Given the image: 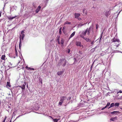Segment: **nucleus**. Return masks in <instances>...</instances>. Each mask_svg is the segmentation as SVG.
I'll list each match as a JSON object with an SVG mask.
<instances>
[{
  "label": "nucleus",
  "mask_w": 122,
  "mask_h": 122,
  "mask_svg": "<svg viewBox=\"0 0 122 122\" xmlns=\"http://www.w3.org/2000/svg\"><path fill=\"white\" fill-rule=\"evenodd\" d=\"M87 30H85V31H80L79 32V33L80 34V36L81 38H84V36H85L86 34Z\"/></svg>",
  "instance_id": "1"
},
{
  "label": "nucleus",
  "mask_w": 122,
  "mask_h": 122,
  "mask_svg": "<svg viewBox=\"0 0 122 122\" xmlns=\"http://www.w3.org/2000/svg\"><path fill=\"white\" fill-rule=\"evenodd\" d=\"M66 97L63 96L61 97H60V100L58 104L59 105L61 106L63 101L66 99Z\"/></svg>",
  "instance_id": "2"
},
{
  "label": "nucleus",
  "mask_w": 122,
  "mask_h": 122,
  "mask_svg": "<svg viewBox=\"0 0 122 122\" xmlns=\"http://www.w3.org/2000/svg\"><path fill=\"white\" fill-rule=\"evenodd\" d=\"M60 61L61 63V64L64 66H65L67 62L66 59H65L63 58L61 59Z\"/></svg>",
  "instance_id": "3"
},
{
  "label": "nucleus",
  "mask_w": 122,
  "mask_h": 122,
  "mask_svg": "<svg viewBox=\"0 0 122 122\" xmlns=\"http://www.w3.org/2000/svg\"><path fill=\"white\" fill-rule=\"evenodd\" d=\"M76 45L77 46L83 47V46L81 44V42L79 41H76Z\"/></svg>",
  "instance_id": "4"
},
{
  "label": "nucleus",
  "mask_w": 122,
  "mask_h": 122,
  "mask_svg": "<svg viewBox=\"0 0 122 122\" xmlns=\"http://www.w3.org/2000/svg\"><path fill=\"white\" fill-rule=\"evenodd\" d=\"M112 42H120V40L119 39H115L114 37V38L113 39H112Z\"/></svg>",
  "instance_id": "5"
},
{
  "label": "nucleus",
  "mask_w": 122,
  "mask_h": 122,
  "mask_svg": "<svg viewBox=\"0 0 122 122\" xmlns=\"http://www.w3.org/2000/svg\"><path fill=\"white\" fill-rule=\"evenodd\" d=\"M120 112L118 111H114L113 112H110V113L111 114H115L116 115L117 113H119Z\"/></svg>",
  "instance_id": "6"
},
{
  "label": "nucleus",
  "mask_w": 122,
  "mask_h": 122,
  "mask_svg": "<svg viewBox=\"0 0 122 122\" xmlns=\"http://www.w3.org/2000/svg\"><path fill=\"white\" fill-rule=\"evenodd\" d=\"M41 8V7L40 6H39L36 10V13H38Z\"/></svg>",
  "instance_id": "7"
},
{
  "label": "nucleus",
  "mask_w": 122,
  "mask_h": 122,
  "mask_svg": "<svg viewBox=\"0 0 122 122\" xmlns=\"http://www.w3.org/2000/svg\"><path fill=\"white\" fill-rule=\"evenodd\" d=\"M80 15V14L79 13H76L75 15V17L76 18H78Z\"/></svg>",
  "instance_id": "8"
},
{
  "label": "nucleus",
  "mask_w": 122,
  "mask_h": 122,
  "mask_svg": "<svg viewBox=\"0 0 122 122\" xmlns=\"http://www.w3.org/2000/svg\"><path fill=\"white\" fill-rule=\"evenodd\" d=\"M75 31H74L72 34L70 35V37L69 38V39L71 38L74 35L75 33Z\"/></svg>",
  "instance_id": "9"
},
{
  "label": "nucleus",
  "mask_w": 122,
  "mask_h": 122,
  "mask_svg": "<svg viewBox=\"0 0 122 122\" xmlns=\"http://www.w3.org/2000/svg\"><path fill=\"white\" fill-rule=\"evenodd\" d=\"M83 39H85L87 42H91V40L89 38L84 37Z\"/></svg>",
  "instance_id": "10"
},
{
  "label": "nucleus",
  "mask_w": 122,
  "mask_h": 122,
  "mask_svg": "<svg viewBox=\"0 0 122 122\" xmlns=\"http://www.w3.org/2000/svg\"><path fill=\"white\" fill-rule=\"evenodd\" d=\"M63 72L64 71H59L58 72L57 74L59 76L61 75L63 73Z\"/></svg>",
  "instance_id": "11"
},
{
  "label": "nucleus",
  "mask_w": 122,
  "mask_h": 122,
  "mask_svg": "<svg viewBox=\"0 0 122 122\" xmlns=\"http://www.w3.org/2000/svg\"><path fill=\"white\" fill-rule=\"evenodd\" d=\"M87 30V31L86 32V33H87V34L89 35L90 34L91 31L88 30V28H87L85 30Z\"/></svg>",
  "instance_id": "12"
},
{
  "label": "nucleus",
  "mask_w": 122,
  "mask_h": 122,
  "mask_svg": "<svg viewBox=\"0 0 122 122\" xmlns=\"http://www.w3.org/2000/svg\"><path fill=\"white\" fill-rule=\"evenodd\" d=\"M110 14V12L109 11H107L106 12L105 15L106 16L108 17Z\"/></svg>",
  "instance_id": "13"
},
{
  "label": "nucleus",
  "mask_w": 122,
  "mask_h": 122,
  "mask_svg": "<svg viewBox=\"0 0 122 122\" xmlns=\"http://www.w3.org/2000/svg\"><path fill=\"white\" fill-rule=\"evenodd\" d=\"M117 117H112L110 119V120L112 121H114L115 120L117 119Z\"/></svg>",
  "instance_id": "14"
},
{
  "label": "nucleus",
  "mask_w": 122,
  "mask_h": 122,
  "mask_svg": "<svg viewBox=\"0 0 122 122\" xmlns=\"http://www.w3.org/2000/svg\"><path fill=\"white\" fill-rule=\"evenodd\" d=\"M114 106V103H112L110 105V106L109 107L108 109L113 107Z\"/></svg>",
  "instance_id": "15"
},
{
  "label": "nucleus",
  "mask_w": 122,
  "mask_h": 122,
  "mask_svg": "<svg viewBox=\"0 0 122 122\" xmlns=\"http://www.w3.org/2000/svg\"><path fill=\"white\" fill-rule=\"evenodd\" d=\"M21 36H20V43H19V48L20 49V47L21 46Z\"/></svg>",
  "instance_id": "16"
},
{
  "label": "nucleus",
  "mask_w": 122,
  "mask_h": 122,
  "mask_svg": "<svg viewBox=\"0 0 122 122\" xmlns=\"http://www.w3.org/2000/svg\"><path fill=\"white\" fill-rule=\"evenodd\" d=\"M16 17V16H14V17H11V16H9L8 17V19L9 20H11L13 19L14 18H15Z\"/></svg>",
  "instance_id": "17"
},
{
  "label": "nucleus",
  "mask_w": 122,
  "mask_h": 122,
  "mask_svg": "<svg viewBox=\"0 0 122 122\" xmlns=\"http://www.w3.org/2000/svg\"><path fill=\"white\" fill-rule=\"evenodd\" d=\"M25 86L23 85L21 86H19L21 87L22 89L24 90L25 89Z\"/></svg>",
  "instance_id": "18"
},
{
  "label": "nucleus",
  "mask_w": 122,
  "mask_h": 122,
  "mask_svg": "<svg viewBox=\"0 0 122 122\" xmlns=\"http://www.w3.org/2000/svg\"><path fill=\"white\" fill-rule=\"evenodd\" d=\"M86 24H83L82 23H80L78 25V27H81L83 25H84Z\"/></svg>",
  "instance_id": "19"
},
{
  "label": "nucleus",
  "mask_w": 122,
  "mask_h": 122,
  "mask_svg": "<svg viewBox=\"0 0 122 122\" xmlns=\"http://www.w3.org/2000/svg\"><path fill=\"white\" fill-rule=\"evenodd\" d=\"M5 55H3L1 57V59L2 60H4L5 59Z\"/></svg>",
  "instance_id": "20"
},
{
  "label": "nucleus",
  "mask_w": 122,
  "mask_h": 122,
  "mask_svg": "<svg viewBox=\"0 0 122 122\" xmlns=\"http://www.w3.org/2000/svg\"><path fill=\"white\" fill-rule=\"evenodd\" d=\"M119 105V103L118 102H116L114 104V106L118 107Z\"/></svg>",
  "instance_id": "21"
},
{
  "label": "nucleus",
  "mask_w": 122,
  "mask_h": 122,
  "mask_svg": "<svg viewBox=\"0 0 122 122\" xmlns=\"http://www.w3.org/2000/svg\"><path fill=\"white\" fill-rule=\"evenodd\" d=\"M6 86L7 87L9 86V87H11V86L10 84V82L8 81L7 82Z\"/></svg>",
  "instance_id": "22"
},
{
  "label": "nucleus",
  "mask_w": 122,
  "mask_h": 122,
  "mask_svg": "<svg viewBox=\"0 0 122 122\" xmlns=\"http://www.w3.org/2000/svg\"><path fill=\"white\" fill-rule=\"evenodd\" d=\"M93 28V27L92 26H90L89 27V29H88V30H90L91 31H92V30Z\"/></svg>",
  "instance_id": "23"
},
{
  "label": "nucleus",
  "mask_w": 122,
  "mask_h": 122,
  "mask_svg": "<svg viewBox=\"0 0 122 122\" xmlns=\"http://www.w3.org/2000/svg\"><path fill=\"white\" fill-rule=\"evenodd\" d=\"M59 120V119H53V121L54 122H57L58 120Z\"/></svg>",
  "instance_id": "24"
},
{
  "label": "nucleus",
  "mask_w": 122,
  "mask_h": 122,
  "mask_svg": "<svg viewBox=\"0 0 122 122\" xmlns=\"http://www.w3.org/2000/svg\"><path fill=\"white\" fill-rule=\"evenodd\" d=\"M86 9H84L83 10V12L84 14H86L87 13L85 11Z\"/></svg>",
  "instance_id": "25"
},
{
  "label": "nucleus",
  "mask_w": 122,
  "mask_h": 122,
  "mask_svg": "<svg viewBox=\"0 0 122 122\" xmlns=\"http://www.w3.org/2000/svg\"><path fill=\"white\" fill-rule=\"evenodd\" d=\"M71 23L70 22H69L68 21H66V22L64 23V25L66 24H71Z\"/></svg>",
  "instance_id": "26"
},
{
  "label": "nucleus",
  "mask_w": 122,
  "mask_h": 122,
  "mask_svg": "<svg viewBox=\"0 0 122 122\" xmlns=\"http://www.w3.org/2000/svg\"><path fill=\"white\" fill-rule=\"evenodd\" d=\"M64 41L62 39L61 41V43L62 45H63L64 44Z\"/></svg>",
  "instance_id": "27"
},
{
  "label": "nucleus",
  "mask_w": 122,
  "mask_h": 122,
  "mask_svg": "<svg viewBox=\"0 0 122 122\" xmlns=\"http://www.w3.org/2000/svg\"><path fill=\"white\" fill-rule=\"evenodd\" d=\"M22 36H21V38L22 39V40H23L24 39V38L25 37V34H22Z\"/></svg>",
  "instance_id": "28"
},
{
  "label": "nucleus",
  "mask_w": 122,
  "mask_h": 122,
  "mask_svg": "<svg viewBox=\"0 0 122 122\" xmlns=\"http://www.w3.org/2000/svg\"><path fill=\"white\" fill-rule=\"evenodd\" d=\"M28 70H34V69L33 68H31L30 67L28 68Z\"/></svg>",
  "instance_id": "29"
},
{
  "label": "nucleus",
  "mask_w": 122,
  "mask_h": 122,
  "mask_svg": "<svg viewBox=\"0 0 122 122\" xmlns=\"http://www.w3.org/2000/svg\"><path fill=\"white\" fill-rule=\"evenodd\" d=\"M96 29L97 30L98 28L99 27V25L98 24H97L96 25Z\"/></svg>",
  "instance_id": "30"
},
{
  "label": "nucleus",
  "mask_w": 122,
  "mask_h": 122,
  "mask_svg": "<svg viewBox=\"0 0 122 122\" xmlns=\"http://www.w3.org/2000/svg\"><path fill=\"white\" fill-rule=\"evenodd\" d=\"M66 52H67L68 53H69L70 51V49H67V50L66 51Z\"/></svg>",
  "instance_id": "31"
},
{
  "label": "nucleus",
  "mask_w": 122,
  "mask_h": 122,
  "mask_svg": "<svg viewBox=\"0 0 122 122\" xmlns=\"http://www.w3.org/2000/svg\"><path fill=\"white\" fill-rule=\"evenodd\" d=\"M103 33V31H102V32L101 33V36L100 37V40H101V39L102 37V35Z\"/></svg>",
  "instance_id": "32"
},
{
  "label": "nucleus",
  "mask_w": 122,
  "mask_h": 122,
  "mask_svg": "<svg viewBox=\"0 0 122 122\" xmlns=\"http://www.w3.org/2000/svg\"><path fill=\"white\" fill-rule=\"evenodd\" d=\"M15 53L16 56H18L17 52L16 49H15Z\"/></svg>",
  "instance_id": "33"
},
{
  "label": "nucleus",
  "mask_w": 122,
  "mask_h": 122,
  "mask_svg": "<svg viewBox=\"0 0 122 122\" xmlns=\"http://www.w3.org/2000/svg\"><path fill=\"white\" fill-rule=\"evenodd\" d=\"M61 28H60L59 29V32L60 34H61Z\"/></svg>",
  "instance_id": "34"
},
{
  "label": "nucleus",
  "mask_w": 122,
  "mask_h": 122,
  "mask_svg": "<svg viewBox=\"0 0 122 122\" xmlns=\"http://www.w3.org/2000/svg\"><path fill=\"white\" fill-rule=\"evenodd\" d=\"M110 103L109 102H108L107 103V106H110Z\"/></svg>",
  "instance_id": "35"
},
{
  "label": "nucleus",
  "mask_w": 122,
  "mask_h": 122,
  "mask_svg": "<svg viewBox=\"0 0 122 122\" xmlns=\"http://www.w3.org/2000/svg\"><path fill=\"white\" fill-rule=\"evenodd\" d=\"M24 30H22L21 32V34H23L24 33Z\"/></svg>",
  "instance_id": "36"
},
{
  "label": "nucleus",
  "mask_w": 122,
  "mask_h": 122,
  "mask_svg": "<svg viewBox=\"0 0 122 122\" xmlns=\"http://www.w3.org/2000/svg\"><path fill=\"white\" fill-rule=\"evenodd\" d=\"M119 92H120V93H122V91H121V90H120L119 92H118L117 93L118 94V93Z\"/></svg>",
  "instance_id": "37"
},
{
  "label": "nucleus",
  "mask_w": 122,
  "mask_h": 122,
  "mask_svg": "<svg viewBox=\"0 0 122 122\" xmlns=\"http://www.w3.org/2000/svg\"><path fill=\"white\" fill-rule=\"evenodd\" d=\"M26 82H24V84H23V85H25H25H26Z\"/></svg>",
  "instance_id": "38"
},
{
  "label": "nucleus",
  "mask_w": 122,
  "mask_h": 122,
  "mask_svg": "<svg viewBox=\"0 0 122 122\" xmlns=\"http://www.w3.org/2000/svg\"><path fill=\"white\" fill-rule=\"evenodd\" d=\"M94 43V41H92V42H91V44H93Z\"/></svg>",
  "instance_id": "39"
},
{
  "label": "nucleus",
  "mask_w": 122,
  "mask_h": 122,
  "mask_svg": "<svg viewBox=\"0 0 122 122\" xmlns=\"http://www.w3.org/2000/svg\"><path fill=\"white\" fill-rule=\"evenodd\" d=\"M105 109V107H104L102 108L101 109V110H104V109Z\"/></svg>",
  "instance_id": "40"
},
{
  "label": "nucleus",
  "mask_w": 122,
  "mask_h": 122,
  "mask_svg": "<svg viewBox=\"0 0 122 122\" xmlns=\"http://www.w3.org/2000/svg\"><path fill=\"white\" fill-rule=\"evenodd\" d=\"M65 26L63 27V29H62V30H63V31L64 30V29H65Z\"/></svg>",
  "instance_id": "41"
},
{
  "label": "nucleus",
  "mask_w": 122,
  "mask_h": 122,
  "mask_svg": "<svg viewBox=\"0 0 122 122\" xmlns=\"http://www.w3.org/2000/svg\"><path fill=\"white\" fill-rule=\"evenodd\" d=\"M58 43L59 44H60V41H59V39L58 40Z\"/></svg>",
  "instance_id": "42"
},
{
  "label": "nucleus",
  "mask_w": 122,
  "mask_h": 122,
  "mask_svg": "<svg viewBox=\"0 0 122 122\" xmlns=\"http://www.w3.org/2000/svg\"><path fill=\"white\" fill-rule=\"evenodd\" d=\"M76 121H70V122H76Z\"/></svg>",
  "instance_id": "43"
},
{
  "label": "nucleus",
  "mask_w": 122,
  "mask_h": 122,
  "mask_svg": "<svg viewBox=\"0 0 122 122\" xmlns=\"http://www.w3.org/2000/svg\"><path fill=\"white\" fill-rule=\"evenodd\" d=\"M78 20H81V18H79L78 17V18H77Z\"/></svg>",
  "instance_id": "44"
},
{
  "label": "nucleus",
  "mask_w": 122,
  "mask_h": 122,
  "mask_svg": "<svg viewBox=\"0 0 122 122\" xmlns=\"http://www.w3.org/2000/svg\"><path fill=\"white\" fill-rule=\"evenodd\" d=\"M22 115H21V116H22ZM20 116H18V117H16V118H19Z\"/></svg>",
  "instance_id": "45"
},
{
  "label": "nucleus",
  "mask_w": 122,
  "mask_h": 122,
  "mask_svg": "<svg viewBox=\"0 0 122 122\" xmlns=\"http://www.w3.org/2000/svg\"><path fill=\"white\" fill-rule=\"evenodd\" d=\"M6 118H7V117H6V116H5V118H4V120H5L6 119Z\"/></svg>",
  "instance_id": "46"
},
{
  "label": "nucleus",
  "mask_w": 122,
  "mask_h": 122,
  "mask_svg": "<svg viewBox=\"0 0 122 122\" xmlns=\"http://www.w3.org/2000/svg\"><path fill=\"white\" fill-rule=\"evenodd\" d=\"M14 115V116H15V113H14V112H13V115Z\"/></svg>",
  "instance_id": "47"
},
{
  "label": "nucleus",
  "mask_w": 122,
  "mask_h": 122,
  "mask_svg": "<svg viewBox=\"0 0 122 122\" xmlns=\"http://www.w3.org/2000/svg\"><path fill=\"white\" fill-rule=\"evenodd\" d=\"M107 105H106L105 107V108H107Z\"/></svg>",
  "instance_id": "48"
},
{
  "label": "nucleus",
  "mask_w": 122,
  "mask_h": 122,
  "mask_svg": "<svg viewBox=\"0 0 122 122\" xmlns=\"http://www.w3.org/2000/svg\"><path fill=\"white\" fill-rule=\"evenodd\" d=\"M5 120H4L2 122H5Z\"/></svg>",
  "instance_id": "49"
},
{
  "label": "nucleus",
  "mask_w": 122,
  "mask_h": 122,
  "mask_svg": "<svg viewBox=\"0 0 122 122\" xmlns=\"http://www.w3.org/2000/svg\"><path fill=\"white\" fill-rule=\"evenodd\" d=\"M120 11L118 13V14H117L118 15H119V13H120Z\"/></svg>",
  "instance_id": "50"
},
{
  "label": "nucleus",
  "mask_w": 122,
  "mask_h": 122,
  "mask_svg": "<svg viewBox=\"0 0 122 122\" xmlns=\"http://www.w3.org/2000/svg\"><path fill=\"white\" fill-rule=\"evenodd\" d=\"M119 45H117L116 46L117 47H118V46Z\"/></svg>",
  "instance_id": "51"
},
{
  "label": "nucleus",
  "mask_w": 122,
  "mask_h": 122,
  "mask_svg": "<svg viewBox=\"0 0 122 122\" xmlns=\"http://www.w3.org/2000/svg\"><path fill=\"white\" fill-rule=\"evenodd\" d=\"M1 13H0V17L1 16Z\"/></svg>",
  "instance_id": "52"
},
{
  "label": "nucleus",
  "mask_w": 122,
  "mask_h": 122,
  "mask_svg": "<svg viewBox=\"0 0 122 122\" xmlns=\"http://www.w3.org/2000/svg\"><path fill=\"white\" fill-rule=\"evenodd\" d=\"M120 109L122 110V108H120Z\"/></svg>",
  "instance_id": "53"
},
{
  "label": "nucleus",
  "mask_w": 122,
  "mask_h": 122,
  "mask_svg": "<svg viewBox=\"0 0 122 122\" xmlns=\"http://www.w3.org/2000/svg\"><path fill=\"white\" fill-rule=\"evenodd\" d=\"M46 1H48V0H45Z\"/></svg>",
  "instance_id": "54"
},
{
  "label": "nucleus",
  "mask_w": 122,
  "mask_h": 122,
  "mask_svg": "<svg viewBox=\"0 0 122 122\" xmlns=\"http://www.w3.org/2000/svg\"><path fill=\"white\" fill-rule=\"evenodd\" d=\"M1 20H0V22L1 21Z\"/></svg>",
  "instance_id": "55"
},
{
  "label": "nucleus",
  "mask_w": 122,
  "mask_h": 122,
  "mask_svg": "<svg viewBox=\"0 0 122 122\" xmlns=\"http://www.w3.org/2000/svg\"><path fill=\"white\" fill-rule=\"evenodd\" d=\"M27 87H28V84H27Z\"/></svg>",
  "instance_id": "56"
},
{
  "label": "nucleus",
  "mask_w": 122,
  "mask_h": 122,
  "mask_svg": "<svg viewBox=\"0 0 122 122\" xmlns=\"http://www.w3.org/2000/svg\"><path fill=\"white\" fill-rule=\"evenodd\" d=\"M10 122H11V120H10Z\"/></svg>",
  "instance_id": "57"
},
{
  "label": "nucleus",
  "mask_w": 122,
  "mask_h": 122,
  "mask_svg": "<svg viewBox=\"0 0 122 122\" xmlns=\"http://www.w3.org/2000/svg\"><path fill=\"white\" fill-rule=\"evenodd\" d=\"M121 52V53H122V52H121H121Z\"/></svg>",
  "instance_id": "58"
},
{
  "label": "nucleus",
  "mask_w": 122,
  "mask_h": 122,
  "mask_svg": "<svg viewBox=\"0 0 122 122\" xmlns=\"http://www.w3.org/2000/svg\"><path fill=\"white\" fill-rule=\"evenodd\" d=\"M0 90H1V89H0Z\"/></svg>",
  "instance_id": "59"
}]
</instances>
